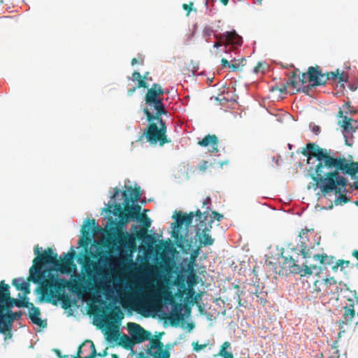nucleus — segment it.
Masks as SVG:
<instances>
[{"instance_id": "nucleus-1", "label": "nucleus", "mask_w": 358, "mask_h": 358, "mask_svg": "<svg viewBox=\"0 0 358 358\" xmlns=\"http://www.w3.org/2000/svg\"><path fill=\"white\" fill-rule=\"evenodd\" d=\"M83 268L87 276V280L85 281L86 285L77 280L69 282L64 278L52 276L50 279L42 281L36 289V292L48 302L51 301V298L55 297L58 301H62V308L66 309L70 307L71 301L68 295L64 294L66 288H69L72 292H76L79 296H83L87 292H98L101 287L104 288L102 282L98 281L95 276L96 275L100 277L103 276V269L98 262L87 258Z\"/></svg>"}, {"instance_id": "nucleus-2", "label": "nucleus", "mask_w": 358, "mask_h": 358, "mask_svg": "<svg viewBox=\"0 0 358 358\" xmlns=\"http://www.w3.org/2000/svg\"><path fill=\"white\" fill-rule=\"evenodd\" d=\"M38 245L34 247V254L36 257L33 260V265L29 269L28 281L34 283H40L43 281L45 272L42 271V266L45 264L52 265L54 270L61 273H71L72 268H76L73 264V258L76 252L71 248V251L64 254V259H58V255L55 253L52 248L45 249L41 253Z\"/></svg>"}, {"instance_id": "nucleus-3", "label": "nucleus", "mask_w": 358, "mask_h": 358, "mask_svg": "<svg viewBox=\"0 0 358 358\" xmlns=\"http://www.w3.org/2000/svg\"><path fill=\"white\" fill-rule=\"evenodd\" d=\"M322 169L323 164L319 162L315 167V175L312 176L313 180L324 194L334 191L336 194H340L341 189L347 186V179L340 176L338 171L325 173Z\"/></svg>"}, {"instance_id": "nucleus-4", "label": "nucleus", "mask_w": 358, "mask_h": 358, "mask_svg": "<svg viewBox=\"0 0 358 358\" xmlns=\"http://www.w3.org/2000/svg\"><path fill=\"white\" fill-rule=\"evenodd\" d=\"M143 113L149 124L139 139L141 140L145 136L147 141L150 144L159 143L161 146L170 143L171 141L166 136V122L162 120V115L152 113L148 108L143 109Z\"/></svg>"}, {"instance_id": "nucleus-5", "label": "nucleus", "mask_w": 358, "mask_h": 358, "mask_svg": "<svg viewBox=\"0 0 358 358\" xmlns=\"http://www.w3.org/2000/svg\"><path fill=\"white\" fill-rule=\"evenodd\" d=\"M210 207H207L206 210L201 213L197 210L195 213L190 212L188 214L183 213L181 211L176 212V215H173L175 222L171 224V236L175 239L178 247H183V243L186 241L185 236L180 234V229L185 224L187 229L192 223L194 216H196V221L200 223L201 220L206 222L209 217Z\"/></svg>"}, {"instance_id": "nucleus-6", "label": "nucleus", "mask_w": 358, "mask_h": 358, "mask_svg": "<svg viewBox=\"0 0 358 358\" xmlns=\"http://www.w3.org/2000/svg\"><path fill=\"white\" fill-rule=\"evenodd\" d=\"M301 153L308 157V163L310 162L312 157H315L319 162L323 161V167L335 168L336 158L330 156L327 150L320 148L314 143H307L306 148H303Z\"/></svg>"}, {"instance_id": "nucleus-7", "label": "nucleus", "mask_w": 358, "mask_h": 358, "mask_svg": "<svg viewBox=\"0 0 358 358\" xmlns=\"http://www.w3.org/2000/svg\"><path fill=\"white\" fill-rule=\"evenodd\" d=\"M309 85L305 86L302 90L303 92L308 94L312 87L324 85L328 80H336L338 77V69L336 71L323 73L319 69V66L308 67Z\"/></svg>"}, {"instance_id": "nucleus-8", "label": "nucleus", "mask_w": 358, "mask_h": 358, "mask_svg": "<svg viewBox=\"0 0 358 358\" xmlns=\"http://www.w3.org/2000/svg\"><path fill=\"white\" fill-rule=\"evenodd\" d=\"M164 92L162 86L158 83H154L152 87L148 89L145 95V101L150 107H153L155 113L158 115H166L168 113L163 103V99L160 96L164 94Z\"/></svg>"}, {"instance_id": "nucleus-9", "label": "nucleus", "mask_w": 358, "mask_h": 358, "mask_svg": "<svg viewBox=\"0 0 358 358\" xmlns=\"http://www.w3.org/2000/svg\"><path fill=\"white\" fill-rule=\"evenodd\" d=\"M281 258L282 259V262H280V264H281V268L282 271H285L286 273L288 272L292 273H299L301 276H305L306 275L312 274L313 273V270H315L317 273H318V271L320 270V266L312 264L308 266L307 262H306L304 264L305 268H303L296 263L297 260L294 259L292 256H283L282 253Z\"/></svg>"}, {"instance_id": "nucleus-10", "label": "nucleus", "mask_w": 358, "mask_h": 358, "mask_svg": "<svg viewBox=\"0 0 358 358\" xmlns=\"http://www.w3.org/2000/svg\"><path fill=\"white\" fill-rule=\"evenodd\" d=\"M315 291L320 292L323 296H336L338 299L339 293H342V289L345 288V283L337 282L334 277L325 278L323 280H316L314 283Z\"/></svg>"}, {"instance_id": "nucleus-11", "label": "nucleus", "mask_w": 358, "mask_h": 358, "mask_svg": "<svg viewBox=\"0 0 358 358\" xmlns=\"http://www.w3.org/2000/svg\"><path fill=\"white\" fill-rule=\"evenodd\" d=\"M338 117L343 118L342 120L338 121V124L343 129L345 145L351 147L354 143L352 134L358 129V121L348 116H343V110L341 109L338 111Z\"/></svg>"}, {"instance_id": "nucleus-12", "label": "nucleus", "mask_w": 358, "mask_h": 358, "mask_svg": "<svg viewBox=\"0 0 358 358\" xmlns=\"http://www.w3.org/2000/svg\"><path fill=\"white\" fill-rule=\"evenodd\" d=\"M161 294H162L163 299L166 303L175 305V308L170 313L168 319L172 327H176L179 324L180 322L183 320V315L181 313V304L176 303L174 296L167 288H163Z\"/></svg>"}, {"instance_id": "nucleus-13", "label": "nucleus", "mask_w": 358, "mask_h": 358, "mask_svg": "<svg viewBox=\"0 0 358 358\" xmlns=\"http://www.w3.org/2000/svg\"><path fill=\"white\" fill-rule=\"evenodd\" d=\"M18 301L19 299L11 296L10 285L4 280H1L0 282V311L12 309L14 306L17 307Z\"/></svg>"}, {"instance_id": "nucleus-14", "label": "nucleus", "mask_w": 358, "mask_h": 358, "mask_svg": "<svg viewBox=\"0 0 358 358\" xmlns=\"http://www.w3.org/2000/svg\"><path fill=\"white\" fill-rule=\"evenodd\" d=\"M18 308H27L29 310V317L31 320L32 323L38 325L40 327H45L47 323L43 321L40 317L41 310L39 308L36 307L32 303L29 302L27 298L24 297L22 299H19L17 302Z\"/></svg>"}, {"instance_id": "nucleus-15", "label": "nucleus", "mask_w": 358, "mask_h": 358, "mask_svg": "<svg viewBox=\"0 0 358 358\" xmlns=\"http://www.w3.org/2000/svg\"><path fill=\"white\" fill-rule=\"evenodd\" d=\"M22 315L21 311L13 312L12 309L0 311V333L10 331L13 322L19 320Z\"/></svg>"}, {"instance_id": "nucleus-16", "label": "nucleus", "mask_w": 358, "mask_h": 358, "mask_svg": "<svg viewBox=\"0 0 358 358\" xmlns=\"http://www.w3.org/2000/svg\"><path fill=\"white\" fill-rule=\"evenodd\" d=\"M164 345L159 338H151L148 345L146 353L152 358H169L171 355L168 350L164 348Z\"/></svg>"}, {"instance_id": "nucleus-17", "label": "nucleus", "mask_w": 358, "mask_h": 358, "mask_svg": "<svg viewBox=\"0 0 358 358\" xmlns=\"http://www.w3.org/2000/svg\"><path fill=\"white\" fill-rule=\"evenodd\" d=\"M141 207L138 204H130L129 200L124 201V213H122L121 224H127L131 220L139 218Z\"/></svg>"}, {"instance_id": "nucleus-18", "label": "nucleus", "mask_w": 358, "mask_h": 358, "mask_svg": "<svg viewBox=\"0 0 358 358\" xmlns=\"http://www.w3.org/2000/svg\"><path fill=\"white\" fill-rule=\"evenodd\" d=\"M127 330L135 343H140L151 338L149 331L145 330L140 324L134 322L127 324Z\"/></svg>"}, {"instance_id": "nucleus-19", "label": "nucleus", "mask_w": 358, "mask_h": 358, "mask_svg": "<svg viewBox=\"0 0 358 358\" xmlns=\"http://www.w3.org/2000/svg\"><path fill=\"white\" fill-rule=\"evenodd\" d=\"M95 220L87 219L85 224L82 227L81 233L82 236L80 238L78 244L80 246L85 248L87 251L89 244L92 241L91 231L92 228H95Z\"/></svg>"}, {"instance_id": "nucleus-20", "label": "nucleus", "mask_w": 358, "mask_h": 358, "mask_svg": "<svg viewBox=\"0 0 358 358\" xmlns=\"http://www.w3.org/2000/svg\"><path fill=\"white\" fill-rule=\"evenodd\" d=\"M355 316V305L352 303H347L343 307V313L342 320H340L338 324L341 329L338 333V337L341 336V333H344L346 330L345 327L348 326L352 323V319Z\"/></svg>"}, {"instance_id": "nucleus-21", "label": "nucleus", "mask_w": 358, "mask_h": 358, "mask_svg": "<svg viewBox=\"0 0 358 358\" xmlns=\"http://www.w3.org/2000/svg\"><path fill=\"white\" fill-rule=\"evenodd\" d=\"M214 37L217 41L222 42L226 48L228 45L241 46L243 43L242 38L235 31L214 34Z\"/></svg>"}, {"instance_id": "nucleus-22", "label": "nucleus", "mask_w": 358, "mask_h": 358, "mask_svg": "<svg viewBox=\"0 0 358 358\" xmlns=\"http://www.w3.org/2000/svg\"><path fill=\"white\" fill-rule=\"evenodd\" d=\"M97 355L96 350L92 341H85L78 348L77 356L73 358H95Z\"/></svg>"}, {"instance_id": "nucleus-23", "label": "nucleus", "mask_w": 358, "mask_h": 358, "mask_svg": "<svg viewBox=\"0 0 358 358\" xmlns=\"http://www.w3.org/2000/svg\"><path fill=\"white\" fill-rule=\"evenodd\" d=\"M212 223L213 220H210L207 224L204 220H201L200 223L196 224L197 227V234L199 233L200 231H202V238L201 243L204 245H211L214 243V239L211 237L210 234H208V232L212 228Z\"/></svg>"}, {"instance_id": "nucleus-24", "label": "nucleus", "mask_w": 358, "mask_h": 358, "mask_svg": "<svg viewBox=\"0 0 358 358\" xmlns=\"http://www.w3.org/2000/svg\"><path fill=\"white\" fill-rule=\"evenodd\" d=\"M356 167L355 162H348L345 158L341 157L336 158V171H341L343 173L353 176L356 174Z\"/></svg>"}, {"instance_id": "nucleus-25", "label": "nucleus", "mask_w": 358, "mask_h": 358, "mask_svg": "<svg viewBox=\"0 0 358 358\" xmlns=\"http://www.w3.org/2000/svg\"><path fill=\"white\" fill-rule=\"evenodd\" d=\"M218 138L215 134H208L204 136V138L198 142V144L201 147H210L208 151L212 155H216L218 153Z\"/></svg>"}, {"instance_id": "nucleus-26", "label": "nucleus", "mask_w": 358, "mask_h": 358, "mask_svg": "<svg viewBox=\"0 0 358 358\" xmlns=\"http://www.w3.org/2000/svg\"><path fill=\"white\" fill-rule=\"evenodd\" d=\"M289 86H291L295 90V92H291V94H295L296 92H299L301 91L303 92L302 89L305 86H303V87H299V83L297 82V74L296 71H293L292 73V75L290 76L289 80L286 83L282 85L280 87H276L275 90H278L280 93L284 94L287 92V88ZM274 90L275 88L273 87L272 90Z\"/></svg>"}, {"instance_id": "nucleus-27", "label": "nucleus", "mask_w": 358, "mask_h": 358, "mask_svg": "<svg viewBox=\"0 0 358 358\" xmlns=\"http://www.w3.org/2000/svg\"><path fill=\"white\" fill-rule=\"evenodd\" d=\"M117 241L120 245L127 248L131 250L136 248V238L127 233H122L118 235Z\"/></svg>"}, {"instance_id": "nucleus-28", "label": "nucleus", "mask_w": 358, "mask_h": 358, "mask_svg": "<svg viewBox=\"0 0 358 358\" xmlns=\"http://www.w3.org/2000/svg\"><path fill=\"white\" fill-rule=\"evenodd\" d=\"M126 188L127 190L122 192L124 201H126V199H127L129 203L138 201L141 196L140 187L133 189L131 186H126Z\"/></svg>"}, {"instance_id": "nucleus-29", "label": "nucleus", "mask_w": 358, "mask_h": 358, "mask_svg": "<svg viewBox=\"0 0 358 358\" xmlns=\"http://www.w3.org/2000/svg\"><path fill=\"white\" fill-rule=\"evenodd\" d=\"M339 295L345 299L348 303L358 304V296L356 292L350 290L346 284H345V288L342 289V293H339Z\"/></svg>"}, {"instance_id": "nucleus-30", "label": "nucleus", "mask_w": 358, "mask_h": 358, "mask_svg": "<svg viewBox=\"0 0 358 358\" xmlns=\"http://www.w3.org/2000/svg\"><path fill=\"white\" fill-rule=\"evenodd\" d=\"M12 285L17 290L22 291L24 295L30 293L29 283L28 282H25L23 278L13 279Z\"/></svg>"}, {"instance_id": "nucleus-31", "label": "nucleus", "mask_w": 358, "mask_h": 358, "mask_svg": "<svg viewBox=\"0 0 358 358\" xmlns=\"http://www.w3.org/2000/svg\"><path fill=\"white\" fill-rule=\"evenodd\" d=\"M309 231L310 230L308 229H301V231H300V233L299 234V236L301 239V249L300 251H301V255L303 256V257L304 259L310 257L309 255V250H307V247H306V243L308 241L306 235Z\"/></svg>"}, {"instance_id": "nucleus-32", "label": "nucleus", "mask_w": 358, "mask_h": 358, "mask_svg": "<svg viewBox=\"0 0 358 358\" xmlns=\"http://www.w3.org/2000/svg\"><path fill=\"white\" fill-rule=\"evenodd\" d=\"M231 344L229 341H225L221 345L219 352L216 355H213L214 358H217L218 356L222 357V358H234V355L232 352L227 351V349L229 348Z\"/></svg>"}, {"instance_id": "nucleus-33", "label": "nucleus", "mask_w": 358, "mask_h": 358, "mask_svg": "<svg viewBox=\"0 0 358 358\" xmlns=\"http://www.w3.org/2000/svg\"><path fill=\"white\" fill-rule=\"evenodd\" d=\"M136 220H138L144 227V229H142L138 234V238H141L143 236L147 234V229L150 227V220L147 217L145 214H140V217Z\"/></svg>"}, {"instance_id": "nucleus-34", "label": "nucleus", "mask_w": 358, "mask_h": 358, "mask_svg": "<svg viewBox=\"0 0 358 358\" xmlns=\"http://www.w3.org/2000/svg\"><path fill=\"white\" fill-rule=\"evenodd\" d=\"M145 299L152 304H157L161 301L159 292L153 289L152 292L145 294Z\"/></svg>"}, {"instance_id": "nucleus-35", "label": "nucleus", "mask_w": 358, "mask_h": 358, "mask_svg": "<svg viewBox=\"0 0 358 358\" xmlns=\"http://www.w3.org/2000/svg\"><path fill=\"white\" fill-rule=\"evenodd\" d=\"M131 80L138 81L137 87L138 88H148V83L142 78V76L138 71H134L132 73Z\"/></svg>"}, {"instance_id": "nucleus-36", "label": "nucleus", "mask_w": 358, "mask_h": 358, "mask_svg": "<svg viewBox=\"0 0 358 358\" xmlns=\"http://www.w3.org/2000/svg\"><path fill=\"white\" fill-rule=\"evenodd\" d=\"M134 343V341L133 342L131 338L127 335H122L120 337V344L127 350L131 349Z\"/></svg>"}, {"instance_id": "nucleus-37", "label": "nucleus", "mask_w": 358, "mask_h": 358, "mask_svg": "<svg viewBox=\"0 0 358 358\" xmlns=\"http://www.w3.org/2000/svg\"><path fill=\"white\" fill-rule=\"evenodd\" d=\"M314 260H317L319 262L320 265L329 264L330 261H327L329 257L327 255H315L313 257Z\"/></svg>"}, {"instance_id": "nucleus-38", "label": "nucleus", "mask_w": 358, "mask_h": 358, "mask_svg": "<svg viewBox=\"0 0 358 358\" xmlns=\"http://www.w3.org/2000/svg\"><path fill=\"white\" fill-rule=\"evenodd\" d=\"M338 341H336L329 350L330 358H339L340 354L337 346Z\"/></svg>"}, {"instance_id": "nucleus-39", "label": "nucleus", "mask_w": 358, "mask_h": 358, "mask_svg": "<svg viewBox=\"0 0 358 358\" xmlns=\"http://www.w3.org/2000/svg\"><path fill=\"white\" fill-rule=\"evenodd\" d=\"M213 32H214V30L211 27H210L208 25H206L204 27V28L203 29V36L206 38V41L207 42L210 41V37H211L212 34H213Z\"/></svg>"}, {"instance_id": "nucleus-40", "label": "nucleus", "mask_w": 358, "mask_h": 358, "mask_svg": "<svg viewBox=\"0 0 358 358\" xmlns=\"http://www.w3.org/2000/svg\"><path fill=\"white\" fill-rule=\"evenodd\" d=\"M307 80L309 82L308 70L306 73H303L301 76L297 75V82L299 87L306 83Z\"/></svg>"}, {"instance_id": "nucleus-41", "label": "nucleus", "mask_w": 358, "mask_h": 358, "mask_svg": "<svg viewBox=\"0 0 358 358\" xmlns=\"http://www.w3.org/2000/svg\"><path fill=\"white\" fill-rule=\"evenodd\" d=\"M113 208V214L118 216L120 222H121V216L122 215V213H124V207H122L120 203H116L114 205Z\"/></svg>"}, {"instance_id": "nucleus-42", "label": "nucleus", "mask_w": 358, "mask_h": 358, "mask_svg": "<svg viewBox=\"0 0 358 358\" xmlns=\"http://www.w3.org/2000/svg\"><path fill=\"white\" fill-rule=\"evenodd\" d=\"M349 201V199L345 195L342 194H339V196L335 199L336 205H339L341 203H346Z\"/></svg>"}, {"instance_id": "nucleus-43", "label": "nucleus", "mask_w": 358, "mask_h": 358, "mask_svg": "<svg viewBox=\"0 0 358 358\" xmlns=\"http://www.w3.org/2000/svg\"><path fill=\"white\" fill-rule=\"evenodd\" d=\"M208 167V162L206 160H202L198 165V169L201 172H205Z\"/></svg>"}, {"instance_id": "nucleus-44", "label": "nucleus", "mask_w": 358, "mask_h": 358, "mask_svg": "<svg viewBox=\"0 0 358 358\" xmlns=\"http://www.w3.org/2000/svg\"><path fill=\"white\" fill-rule=\"evenodd\" d=\"M251 293L255 294L257 297H259L260 299V303L262 305H264L266 303V299H264L263 296H261L260 295L263 294V292L257 290V288H255V292L251 291Z\"/></svg>"}, {"instance_id": "nucleus-45", "label": "nucleus", "mask_w": 358, "mask_h": 358, "mask_svg": "<svg viewBox=\"0 0 358 358\" xmlns=\"http://www.w3.org/2000/svg\"><path fill=\"white\" fill-rule=\"evenodd\" d=\"M346 266H348L349 264H350V262L349 261H345V260H342V259H340L338 260L336 264V266H333V268L335 269L338 267H341L343 268V265H345Z\"/></svg>"}, {"instance_id": "nucleus-46", "label": "nucleus", "mask_w": 358, "mask_h": 358, "mask_svg": "<svg viewBox=\"0 0 358 358\" xmlns=\"http://www.w3.org/2000/svg\"><path fill=\"white\" fill-rule=\"evenodd\" d=\"M212 215H213V218L211 220L213 221L214 220H215L217 221H220L223 218V215L222 214L217 213V211H213Z\"/></svg>"}, {"instance_id": "nucleus-47", "label": "nucleus", "mask_w": 358, "mask_h": 358, "mask_svg": "<svg viewBox=\"0 0 358 358\" xmlns=\"http://www.w3.org/2000/svg\"><path fill=\"white\" fill-rule=\"evenodd\" d=\"M193 346H194V350L196 351V352H198L201 350H203L204 349L206 346H207V344H202V345H199L198 343H193Z\"/></svg>"}, {"instance_id": "nucleus-48", "label": "nucleus", "mask_w": 358, "mask_h": 358, "mask_svg": "<svg viewBox=\"0 0 358 358\" xmlns=\"http://www.w3.org/2000/svg\"><path fill=\"white\" fill-rule=\"evenodd\" d=\"M193 6V2H189V4L184 3L182 4V8L184 10L187 11V16L189 15L190 11L192 10V6Z\"/></svg>"}, {"instance_id": "nucleus-49", "label": "nucleus", "mask_w": 358, "mask_h": 358, "mask_svg": "<svg viewBox=\"0 0 358 358\" xmlns=\"http://www.w3.org/2000/svg\"><path fill=\"white\" fill-rule=\"evenodd\" d=\"M221 64H222V67H230V64H231L229 63V62L227 59H224V58L222 59Z\"/></svg>"}, {"instance_id": "nucleus-50", "label": "nucleus", "mask_w": 358, "mask_h": 358, "mask_svg": "<svg viewBox=\"0 0 358 358\" xmlns=\"http://www.w3.org/2000/svg\"><path fill=\"white\" fill-rule=\"evenodd\" d=\"M230 68H231L234 71H237L240 69V63H232L230 64Z\"/></svg>"}, {"instance_id": "nucleus-51", "label": "nucleus", "mask_w": 358, "mask_h": 358, "mask_svg": "<svg viewBox=\"0 0 358 358\" xmlns=\"http://www.w3.org/2000/svg\"><path fill=\"white\" fill-rule=\"evenodd\" d=\"M119 332L118 331H114V332H112L110 334V336H111V339H113V340H117L118 336H119Z\"/></svg>"}, {"instance_id": "nucleus-52", "label": "nucleus", "mask_w": 358, "mask_h": 358, "mask_svg": "<svg viewBox=\"0 0 358 358\" xmlns=\"http://www.w3.org/2000/svg\"><path fill=\"white\" fill-rule=\"evenodd\" d=\"M138 88V87H133L131 88H129L128 90H127V94L129 96H131L132 95L136 90V89Z\"/></svg>"}, {"instance_id": "nucleus-53", "label": "nucleus", "mask_w": 358, "mask_h": 358, "mask_svg": "<svg viewBox=\"0 0 358 358\" xmlns=\"http://www.w3.org/2000/svg\"><path fill=\"white\" fill-rule=\"evenodd\" d=\"M90 344L88 343H86L85 346L82 348L83 353L81 355L85 354L87 351H90Z\"/></svg>"}, {"instance_id": "nucleus-54", "label": "nucleus", "mask_w": 358, "mask_h": 358, "mask_svg": "<svg viewBox=\"0 0 358 358\" xmlns=\"http://www.w3.org/2000/svg\"><path fill=\"white\" fill-rule=\"evenodd\" d=\"M210 203H211V199H210V196H207L203 202V206H205L207 205H210Z\"/></svg>"}, {"instance_id": "nucleus-55", "label": "nucleus", "mask_w": 358, "mask_h": 358, "mask_svg": "<svg viewBox=\"0 0 358 358\" xmlns=\"http://www.w3.org/2000/svg\"><path fill=\"white\" fill-rule=\"evenodd\" d=\"M338 79L339 83L342 82H347V80L344 78L343 73H339L338 77L337 78Z\"/></svg>"}, {"instance_id": "nucleus-56", "label": "nucleus", "mask_w": 358, "mask_h": 358, "mask_svg": "<svg viewBox=\"0 0 358 358\" xmlns=\"http://www.w3.org/2000/svg\"><path fill=\"white\" fill-rule=\"evenodd\" d=\"M5 335V339L10 338L12 337V329L9 331H6L5 333H2Z\"/></svg>"}, {"instance_id": "nucleus-57", "label": "nucleus", "mask_w": 358, "mask_h": 358, "mask_svg": "<svg viewBox=\"0 0 358 358\" xmlns=\"http://www.w3.org/2000/svg\"><path fill=\"white\" fill-rule=\"evenodd\" d=\"M120 192V189H118L117 187H115L114 188V194L113 195L111 196V199H114L116 196H117Z\"/></svg>"}, {"instance_id": "nucleus-58", "label": "nucleus", "mask_w": 358, "mask_h": 358, "mask_svg": "<svg viewBox=\"0 0 358 358\" xmlns=\"http://www.w3.org/2000/svg\"><path fill=\"white\" fill-rule=\"evenodd\" d=\"M320 127L319 126H314L313 128V131L317 134L320 132Z\"/></svg>"}, {"instance_id": "nucleus-59", "label": "nucleus", "mask_w": 358, "mask_h": 358, "mask_svg": "<svg viewBox=\"0 0 358 358\" xmlns=\"http://www.w3.org/2000/svg\"><path fill=\"white\" fill-rule=\"evenodd\" d=\"M222 45H223V44H222V42H220V41H216L215 43H214V44H213V47H214V48H219V47H221Z\"/></svg>"}, {"instance_id": "nucleus-60", "label": "nucleus", "mask_w": 358, "mask_h": 358, "mask_svg": "<svg viewBox=\"0 0 358 358\" xmlns=\"http://www.w3.org/2000/svg\"><path fill=\"white\" fill-rule=\"evenodd\" d=\"M187 328H188L189 331H190L194 328V324L193 323H188Z\"/></svg>"}, {"instance_id": "nucleus-61", "label": "nucleus", "mask_w": 358, "mask_h": 358, "mask_svg": "<svg viewBox=\"0 0 358 358\" xmlns=\"http://www.w3.org/2000/svg\"><path fill=\"white\" fill-rule=\"evenodd\" d=\"M352 255L357 259L358 261V250H355L352 252Z\"/></svg>"}, {"instance_id": "nucleus-62", "label": "nucleus", "mask_w": 358, "mask_h": 358, "mask_svg": "<svg viewBox=\"0 0 358 358\" xmlns=\"http://www.w3.org/2000/svg\"><path fill=\"white\" fill-rule=\"evenodd\" d=\"M138 59H137L136 58H133V59H131V65H134L135 64H137V63H138Z\"/></svg>"}, {"instance_id": "nucleus-63", "label": "nucleus", "mask_w": 358, "mask_h": 358, "mask_svg": "<svg viewBox=\"0 0 358 358\" xmlns=\"http://www.w3.org/2000/svg\"><path fill=\"white\" fill-rule=\"evenodd\" d=\"M260 66H261V64H258V65H257V66H255V69H254V71H255V73H257Z\"/></svg>"}, {"instance_id": "nucleus-64", "label": "nucleus", "mask_w": 358, "mask_h": 358, "mask_svg": "<svg viewBox=\"0 0 358 358\" xmlns=\"http://www.w3.org/2000/svg\"><path fill=\"white\" fill-rule=\"evenodd\" d=\"M353 186L355 189H358V180L354 182Z\"/></svg>"}]
</instances>
